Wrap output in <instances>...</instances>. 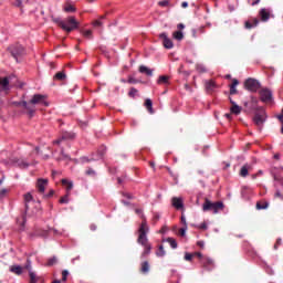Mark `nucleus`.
Masks as SVG:
<instances>
[{
	"instance_id": "680f3d73",
	"label": "nucleus",
	"mask_w": 283,
	"mask_h": 283,
	"mask_svg": "<svg viewBox=\"0 0 283 283\" xmlns=\"http://www.w3.org/2000/svg\"><path fill=\"white\" fill-rule=\"evenodd\" d=\"M280 244H282V239L276 240V243L274 244V249H277V247H280Z\"/></svg>"
},
{
	"instance_id": "8fccbe9b",
	"label": "nucleus",
	"mask_w": 283,
	"mask_h": 283,
	"mask_svg": "<svg viewBox=\"0 0 283 283\" xmlns=\"http://www.w3.org/2000/svg\"><path fill=\"white\" fill-rule=\"evenodd\" d=\"M158 6L161 8H167V6H169V0H161L158 2Z\"/></svg>"
},
{
	"instance_id": "ea45409f",
	"label": "nucleus",
	"mask_w": 283,
	"mask_h": 283,
	"mask_svg": "<svg viewBox=\"0 0 283 283\" xmlns=\"http://www.w3.org/2000/svg\"><path fill=\"white\" fill-rule=\"evenodd\" d=\"M11 3L15 8H22V6H23V1H21V0H11Z\"/></svg>"
},
{
	"instance_id": "393cba45",
	"label": "nucleus",
	"mask_w": 283,
	"mask_h": 283,
	"mask_svg": "<svg viewBox=\"0 0 283 283\" xmlns=\"http://www.w3.org/2000/svg\"><path fill=\"white\" fill-rule=\"evenodd\" d=\"M238 85H240V81L238 80H232V84L230 85V94H238V90L235 87H238Z\"/></svg>"
},
{
	"instance_id": "052dcab7",
	"label": "nucleus",
	"mask_w": 283,
	"mask_h": 283,
	"mask_svg": "<svg viewBox=\"0 0 283 283\" xmlns=\"http://www.w3.org/2000/svg\"><path fill=\"white\" fill-rule=\"evenodd\" d=\"M90 229H91V231H96V229H98V227L96 226V223H92L90 226Z\"/></svg>"
},
{
	"instance_id": "4d7b16f0",
	"label": "nucleus",
	"mask_w": 283,
	"mask_h": 283,
	"mask_svg": "<svg viewBox=\"0 0 283 283\" xmlns=\"http://www.w3.org/2000/svg\"><path fill=\"white\" fill-rule=\"evenodd\" d=\"M6 193H8V189L3 188L0 190V198H3V196H6Z\"/></svg>"
},
{
	"instance_id": "a878e982",
	"label": "nucleus",
	"mask_w": 283,
	"mask_h": 283,
	"mask_svg": "<svg viewBox=\"0 0 283 283\" xmlns=\"http://www.w3.org/2000/svg\"><path fill=\"white\" fill-rule=\"evenodd\" d=\"M60 154H61V157H57L56 160H72L70 155L65 154V148L61 147Z\"/></svg>"
},
{
	"instance_id": "37998d69",
	"label": "nucleus",
	"mask_w": 283,
	"mask_h": 283,
	"mask_svg": "<svg viewBox=\"0 0 283 283\" xmlns=\"http://www.w3.org/2000/svg\"><path fill=\"white\" fill-rule=\"evenodd\" d=\"M193 255H195V254H191V253H189V252H186L184 259H185L187 262H191V261L193 260V258H195Z\"/></svg>"
},
{
	"instance_id": "c756f323",
	"label": "nucleus",
	"mask_w": 283,
	"mask_h": 283,
	"mask_svg": "<svg viewBox=\"0 0 283 283\" xmlns=\"http://www.w3.org/2000/svg\"><path fill=\"white\" fill-rule=\"evenodd\" d=\"M140 273H144V275H147L149 273V262L144 261L140 266Z\"/></svg>"
},
{
	"instance_id": "69168bd1",
	"label": "nucleus",
	"mask_w": 283,
	"mask_h": 283,
	"mask_svg": "<svg viewBox=\"0 0 283 283\" xmlns=\"http://www.w3.org/2000/svg\"><path fill=\"white\" fill-rule=\"evenodd\" d=\"M19 166L27 168V167H29L30 165H28V163L22 161V163L19 164Z\"/></svg>"
},
{
	"instance_id": "1a4fd4ad",
	"label": "nucleus",
	"mask_w": 283,
	"mask_h": 283,
	"mask_svg": "<svg viewBox=\"0 0 283 283\" xmlns=\"http://www.w3.org/2000/svg\"><path fill=\"white\" fill-rule=\"evenodd\" d=\"M253 120L258 127H262L266 122V112H264V109L261 108V113H256L253 117Z\"/></svg>"
},
{
	"instance_id": "2eb2a0df",
	"label": "nucleus",
	"mask_w": 283,
	"mask_h": 283,
	"mask_svg": "<svg viewBox=\"0 0 283 283\" xmlns=\"http://www.w3.org/2000/svg\"><path fill=\"white\" fill-rule=\"evenodd\" d=\"M171 205L175 209H185V201L182 200V197H174L171 199Z\"/></svg>"
},
{
	"instance_id": "473e14b6",
	"label": "nucleus",
	"mask_w": 283,
	"mask_h": 283,
	"mask_svg": "<svg viewBox=\"0 0 283 283\" xmlns=\"http://www.w3.org/2000/svg\"><path fill=\"white\" fill-rule=\"evenodd\" d=\"M196 70H197V72H199V74L207 73V66H205V64H197Z\"/></svg>"
},
{
	"instance_id": "5fc2aeb1",
	"label": "nucleus",
	"mask_w": 283,
	"mask_h": 283,
	"mask_svg": "<svg viewBox=\"0 0 283 283\" xmlns=\"http://www.w3.org/2000/svg\"><path fill=\"white\" fill-rule=\"evenodd\" d=\"M179 233L182 238H185V235L187 234V227H184L179 230Z\"/></svg>"
},
{
	"instance_id": "e2e57ef3",
	"label": "nucleus",
	"mask_w": 283,
	"mask_h": 283,
	"mask_svg": "<svg viewBox=\"0 0 283 283\" xmlns=\"http://www.w3.org/2000/svg\"><path fill=\"white\" fill-rule=\"evenodd\" d=\"M197 245L200 247V249H205V241H198Z\"/></svg>"
},
{
	"instance_id": "f8f14e48",
	"label": "nucleus",
	"mask_w": 283,
	"mask_h": 283,
	"mask_svg": "<svg viewBox=\"0 0 283 283\" xmlns=\"http://www.w3.org/2000/svg\"><path fill=\"white\" fill-rule=\"evenodd\" d=\"M32 205H34V197H32V193L28 192L24 195L25 212L32 209Z\"/></svg>"
},
{
	"instance_id": "c85d7f7f",
	"label": "nucleus",
	"mask_w": 283,
	"mask_h": 283,
	"mask_svg": "<svg viewBox=\"0 0 283 283\" xmlns=\"http://www.w3.org/2000/svg\"><path fill=\"white\" fill-rule=\"evenodd\" d=\"M145 107L149 112V114H154V102H151V99L147 98L145 101Z\"/></svg>"
},
{
	"instance_id": "ddd939ff",
	"label": "nucleus",
	"mask_w": 283,
	"mask_h": 283,
	"mask_svg": "<svg viewBox=\"0 0 283 283\" xmlns=\"http://www.w3.org/2000/svg\"><path fill=\"white\" fill-rule=\"evenodd\" d=\"M159 39H163V44L166 50H171V48H174V42L167 36V33L159 34Z\"/></svg>"
},
{
	"instance_id": "e433bc0d",
	"label": "nucleus",
	"mask_w": 283,
	"mask_h": 283,
	"mask_svg": "<svg viewBox=\"0 0 283 283\" xmlns=\"http://www.w3.org/2000/svg\"><path fill=\"white\" fill-rule=\"evenodd\" d=\"M70 196L71 195H67L66 192V196L61 197L60 205H67V202H70Z\"/></svg>"
},
{
	"instance_id": "c03bdc74",
	"label": "nucleus",
	"mask_w": 283,
	"mask_h": 283,
	"mask_svg": "<svg viewBox=\"0 0 283 283\" xmlns=\"http://www.w3.org/2000/svg\"><path fill=\"white\" fill-rule=\"evenodd\" d=\"M29 275H30V283H36V274L30 271Z\"/></svg>"
},
{
	"instance_id": "423d86ee",
	"label": "nucleus",
	"mask_w": 283,
	"mask_h": 283,
	"mask_svg": "<svg viewBox=\"0 0 283 283\" xmlns=\"http://www.w3.org/2000/svg\"><path fill=\"white\" fill-rule=\"evenodd\" d=\"M259 95L262 103H271L273 101V92H271L269 88H262L259 92Z\"/></svg>"
},
{
	"instance_id": "20e7f679",
	"label": "nucleus",
	"mask_w": 283,
	"mask_h": 283,
	"mask_svg": "<svg viewBox=\"0 0 283 283\" xmlns=\"http://www.w3.org/2000/svg\"><path fill=\"white\" fill-rule=\"evenodd\" d=\"M202 211H212V213L217 214L220 211H224V202L222 201H211L208 198L205 199L202 205Z\"/></svg>"
},
{
	"instance_id": "c9c22d12",
	"label": "nucleus",
	"mask_w": 283,
	"mask_h": 283,
	"mask_svg": "<svg viewBox=\"0 0 283 283\" xmlns=\"http://www.w3.org/2000/svg\"><path fill=\"white\" fill-rule=\"evenodd\" d=\"M82 34L85 39H94V34L92 33V30H85L82 32Z\"/></svg>"
},
{
	"instance_id": "6e6552de",
	"label": "nucleus",
	"mask_w": 283,
	"mask_h": 283,
	"mask_svg": "<svg viewBox=\"0 0 283 283\" xmlns=\"http://www.w3.org/2000/svg\"><path fill=\"white\" fill-rule=\"evenodd\" d=\"M244 87L248 92H258V90H260V82L254 78H248L244 82Z\"/></svg>"
},
{
	"instance_id": "4be33fe9",
	"label": "nucleus",
	"mask_w": 283,
	"mask_h": 283,
	"mask_svg": "<svg viewBox=\"0 0 283 283\" xmlns=\"http://www.w3.org/2000/svg\"><path fill=\"white\" fill-rule=\"evenodd\" d=\"M62 185L66 187V193L71 195L72 189H74V184H72V181H69L67 179H62Z\"/></svg>"
},
{
	"instance_id": "7c9ffc66",
	"label": "nucleus",
	"mask_w": 283,
	"mask_h": 283,
	"mask_svg": "<svg viewBox=\"0 0 283 283\" xmlns=\"http://www.w3.org/2000/svg\"><path fill=\"white\" fill-rule=\"evenodd\" d=\"M164 242H168L171 249H178V242L174 238H167L166 240H164Z\"/></svg>"
},
{
	"instance_id": "58836bf2",
	"label": "nucleus",
	"mask_w": 283,
	"mask_h": 283,
	"mask_svg": "<svg viewBox=\"0 0 283 283\" xmlns=\"http://www.w3.org/2000/svg\"><path fill=\"white\" fill-rule=\"evenodd\" d=\"M136 94H138V90H136L135 87H132L130 91L128 92V96L130 98H136Z\"/></svg>"
},
{
	"instance_id": "de8ad7c7",
	"label": "nucleus",
	"mask_w": 283,
	"mask_h": 283,
	"mask_svg": "<svg viewBox=\"0 0 283 283\" xmlns=\"http://www.w3.org/2000/svg\"><path fill=\"white\" fill-rule=\"evenodd\" d=\"M273 178H274V180H275L276 182H280V185L283 187V177H282V176H280V175H274Z\"/></svg>"
},
{
	"instance_id": "7ed1b4c3",
	"label": "nucleus",
	"mask_w": 283,
	"mask_h": 283,
	"mask_svg": "<svg viewBox=\"0 0 283 283\" xmlns=\"http://www.w3.org/2000/svg\"><path fill=\"white\" fill-rule=\"evenodd\" d=\"M53 23H56L59 28L64 30V32H74V30H78L80 23L76 21V18L69 17L65 20H62L61 18H54L52 17Z\"/></svg>"
},
{
	"instance_id": "2f4dec72",
	"label": "nucleus",
	"mask_w": 283,
	"mask_h": 283,
	"mask_svg": "<svg viewBox=\"0 0 283 283\" xmlns=\"http://www.w3.org/2000/svg\"><path fill=\"white\" fill-rule=\"evenodd\" d=\"M174 39H176V41H182V39H185V34H182V31H175L172 33Z\"/></svg>"
},
{
	"instance_id": "f3484780",
	"label": "nucleus",
	"mask_w": 283,
	"mask_h": 283,
	"mask_svg": "<svg viewBox=\"0 0 283 283\" xmlns=\"http://www.w3.org/2000/svg\"><path fill=\"white\" fill-rule=\"evenodd\" d=\"M230 103L232 107L230 108L231 114H235L238 116L242 112V107H240L230 97Z\"/></svg>"
},
{
	"instance_id": "412c9836",
	"label": "nucleus",
	"mask_w": 283,
	"mask_h": 283,
	"mask_svg": "<svg viewBox=\"0 0 283 283\" xmlns=\"http://www.w3.org/2000/svg\"><path fill=\"white\" fill-rule=\"evenodd\" d=\"M259 23H260V20H258V18H255V19L252 20V22L247 21L244 25H245L247 30H251L253 28H258Z\"/></svg>"
},
{
	"instance_id": "338daca9",
	"label": "nucleus",
	"mask_w": 283,
	"mask_h": 283,
	"mask_svg": "<svg viewBox=\"0 0 283 283\" xmlns=\"http://www.w3.org/2000/svg\"><path fill=\"white\" fill-rule=\"evenodd\" d=\"M251 6H258V3H260V0H252V2H250Z\"/></svg>"
},
{
	"instance_id": "603ef678",
	"label": "nucleus",
	"mask_w": 283,
	"mask_h": 283,
	"mask_svg": "<svg viewBox=\"0 0 283 283\" xmlns=\"http://www.w3.org/2000/svg\"><path fill=\"white\" fill-rule=\"evenodd\" d=\"M193 256H196V258H198L199 260H200V262L202 261V260H205V255H202V253H200V252H195L193 253Z\"/></svg>"
},
{
	"instance_id": "6ab92c4d",
	"label": "nucleus",
	"mask_w": 283,
	"mask_h": 283,
	"mask_svg": "<svg viewBox=\"0 0 283 283\" xmlns=\"http://www.w3.org/2000/svg\"><path fill=\"white\" fill-rule=\"evenodd\" d=\"M9 271L14 273V275H23V266L21 265H11Z\"/></svg>"
},
{
	"instance_id": "774afa93",
	"label": "nucleus",
	"mask_w": 283,
	"mask_h": 283,
	"mask_svg": "<svg viewBox=\"0 0 283 283\" xmlns=\"http://www.w3.org/2000/svg\"><path fill=\"white\" fill-rule=\"evenodd\" d=\"M181 8H189V3L188 2H182Z\"/></svg>"
},
{
	"instance_id": "09e8293b",
	"label": "nucleus",
	"mask_w": 283,
	"mask_h": 283,
	"mask_svg": "<svg viewBox=\"0 0 283 283\" xmlns=\"http://www.w3.org/2000/svg\"><path fill=\"white\" fill-rule=\"evenodd\" d=\"M85 175H86V176H96V170L93 169V168H88V169L85 171Z\"/></svg>"
},
{
	"instance_id": "13d9d810",
	"label": "nucleus",
	"mask_w": 283,
	"mask_h": 283,
	"mask_svg": "<svg viewBox=\"0 0 283 283\" xmlns=\"http://www.w3.org/2000/svg\"><path fill=\"white\" fill-rule=\"evenodd\" d=\"M54 196V190H50L49 193L44 195V198H52Z\"/></svg>"
},
{
	"instance_id": "f03ea898",
	"label": "nucleus",
	"mask_w": 283,
	"mask_h": 283,
	"mask_svg": "<svg viewBox=\"0 0 283 283\" xmlns=\"http://www.w3.org/2000/svg\"><path fill=\"white\" fill-rule=\"evenodd\" d=\"M147 233H149V224H147V220L144 219L142 221L139 229H138V238H137V244H140L143 247L144 251L142 253V258H147L151 253V243L149 242V239L147 238Z\"/></svg>"
},
{
	"instance_id": "864d4df0",
	"label": "nucleus",
	"mask_w": 283,
	"mask_h": 283,
	"mask_svg": "<svg viewBox=\"0 0 283 283\" xmlns=\"http://www.w3.org/2000/svg\"><path fill=\"white\" fill-rule=\"evenodd\" d=\"M122 196H123L124 198H127L128 200L134 199V196H133L132 193H129V192H122Z\"/></svg>"
},
{
	"instance_id": "4c0bfd02",
	"label": "nucleus",
	"mask_w": 283,
	"mask_h": 283,
	"mask_svg": "<svg viewBox=\"0 0 283 283\" xmlns=\"http://www.w3.org/2000/svg\"><path fill=\"white\" fill-rule=\"evenodd\" d=\"M135 213H136L137 216H140L143 222H145V220H147V218H146L145 214L143 213V209H140V208L135 209Z\"/></svg>"
},
{
	"instance_id": "9b49d317",
	"label": "nucleus",
	"mask_w": 283,
	"mask_h": 283,
	"mask_svg": "<svg viewBox=\"0 0 283 283\" xmlns=\"http://www.w3.org/2000/svg\"><path fill=\"white\" fill-rule=\"evenodd\" d=\"M205 88L207 94H212V92H216V90L218 88V84H216V81L213 80H206Z\"/></svg>"
},
{
	"instance_id": "5701e85b",
	"label": "nucleus",
	"mask_w": 283,
	"mask_h": 283,
	"mask_svg": "<svg viewBox=\"0 0 283 283\" xmlns=\"http://www.w3.org/2000/svg\"><path fill=\"white\" fill-rule=\"evenodd\" d=\"M157 85H169V75H160L157 80Z\"/></svg>"
},
{
	"instance_id": "0e129e2a",
	"label": "nucleus",
	"mask_w": 283,
	"mask_h": 283,
	"mask_svg": "<svg viewBox=\"0 0 283 283\" xmlns=\"http://www.w3.org/2000/svg\"><path fill=\"white\" fill-rule=\"evenodd\" d=\"M181 222L184 227H187V219L185 218V216L181 217Z\"/></svg>"
},
{
	"instance_id": "0eeeda50",
	"label": "nucleus",
	"mask_w": 283,
	"mask_h": 283,
	"mask_svg": "<svg viewBox=\"0 0 283 283\" xmlns=\"http://www.w3.org/2000/svg\"><path fill=\"white\" fill-rule=\"evenodd\" d=\"M74 138H76L74 133L64 132L57 139L53 140L52 144L60 146L63 140H74Z\"/></svg>"
},
{
	"instance_id": "9d476101",
	"label": "nucleus",
	"mask_w": 283,
	"mask_h": 283,
	"mask_svg": "<svg viewBox=\"0 0 283 283\" xmlns=\"http://www.w3.org/2000/svg\"><path fill=\"white\" fill-rule=\"evenodd\" d=\"M201 266L206 269V271H212V269L216 266V263L213 262V259L206 256L200 262Z\"/></svg>"
},
{
	"instance_id": "f704fd0d",
	"label": "nucleus",
	"mask_w": 283,
	"mask_h": 283,
	"mask_svg": "<svg viewBox=\"0 0 283 283\" xmlns=\"http://www.w3.org/2000/svg\"><path fill=\"white\" fill-rule=\"evenodd\" d=\"M156 255H157V258H165V255H166L165 247L159 245L158 251L156 252Z\"/></svg>"
},
{
	"instance_id": "cd10ccee",
	"label": "nucleus",
	"mask_w": 283,
	"mask_h": 283,
	"mask_svg": "<svg viewBox=\"0 0 283 283\" xmlns=\"http://www.w3.org/2000/svg\"><path fill=\"white\" fill-rule=\"evenodd\" d=\"M256 209L258 211H262L264 209H269V202L268 201H258L256 202Z\"/></svg>"
},
{
	"instance_id": "bf43d9fd",
	"label": "nucleus",
	"mask_w": 283,
	"mask_h": 283,
	"mask_svg": "<svg viewBox=\"0 0 283 283\" xmlns=\"http://www.w3.org/2000/svg\"><path fill=\"white\" fill-rule=\"evenodd\" d=\"M274 198H281V200H282V198H283L282 192H280V190H276Z\"/></svg>"
},
{
	"instance_id": "49530a36",
	"label": "nucleus",
	"mask_w": 283,
	"mask_h": 283,
	"mask_svg": "<svg viewBox=\"0 0 283 283\" xmlns=\"http://www.w3.org/2000/svg\"><path fill=\"white\" fill-rule=\"evenodd\" d=\"M67 275H70V272L67 270L62 271V282H67Z\"/></svg>"
},
{
	"instance_id": "b1692460",
	"label": "nucleus",
	"mask_w": 283,
	"mask_h": 283,
	"mask_svg": "<svg viewBox=\"0 0 283 283\" xmlns=\"http://www.w3.org/2000/svg\"><path fill=\"white\" fill-rule=\"evenodd\" d=\"M9 85H10V81L8 80V77H0L1 90L6 92L7 90H9Z\"/></svg>"
},
{
	"instance_id": "aec40b11",
	"label": "nucleus",
	"mask_w": 283,
	"mask_h": 283,
	"mask_svg": "<svg viewBox=\"0 0 283 283\" xmlns=\"http://www.w3.org/2000/svg\"><path fill=\"white\" fill-rule=\"evenodd\" d=\"M138 71L140 74H146V76H154V70H151L145 65H140Z\"/></svg>"
},
{
	"instance_id": "72a5a7b5",
	"label": "nucleus",
	"mask_w": 283,
	"mask_h": 283,
	"mask_svg": "<svg viewBox=\"0 0 283 283\" xmlns=\"http://www.w3.org/2000/svg\"><path fill=\"white\" fill-rule=\"evenodd\" d=\"M103 19H105V17H101L99 19L93 21V27L94 28H103Z\"/></svg>"
},
{
	"instance_id": "39448f33",
	"label": "nucleus",
	"mask_w": 283,
	"mask_h": 283,
	"mask_svg": "<svg viewBox=\"0 0 283 283\" xmlns=\"http://www.w3.org/2000/svg\"><path fill=\"white\" fill-rule=\"evenodd\" d=\"M8 51L13 59H15V61H19L20 56H25V48H23L21 44H13L8 48Z\"/></svg>"
},
{
	"instance_id": "a211bd4d",
	"label": "nucleus",
	"mask_w": 283,
	"mask_h": 283,
	"mask_svg": "<svg viewBox=\"0 0 283 283\" xmlns=\"http://www.w3.org/2000/svg\"><path fill=\"white\" fill-rule=\"evenodd\" d=\"M249 171H251V165L245 164L241 167L240 171H239V176L241 178H247V176H249Z\"/></svg>"
},
{
	"instance_id": "bb28decb",
	"label": "nucleus",
	"mask_w": 283,
	"mask_h": 283,
	"mask_svg": "<svg viewBox=\"0 0 283 283\" xmlns=\"http://www.w3.org/2000/svg\"><path fill=\"white\" fill-rule=\"evenodd\" d=\"M54 81H65L67 78V75L65 74V71L57 72L54 75Z\"/></svg>"
},
{
	"instance_id": "a18cd8bd",
	"label": "nucleus",
	"mask_w": 283,
	"mask_h": 283,
	"mask_svg": "<svg viewBox=\"0 0 283 283\" xmlns=\"http://www.w3.org/2000/svg\"><path fill=\"white\" fill-rule=\"evenodd\" d=\"M17 223L20 227H25V216H22L20 219H17Z\"/></svg>"
},
{
	"instance_id": "4468645a",
	"label": "nucleus",
	"mask_w": 283,
	"mask_h": 283,
	"mask_svg": "<svg viewBox=\"0 0 283 283\" xmlns=\"http://www.w3.org/2000/svg\"><path fill=\"white\" fill-rule=\"evenodd\" d=\"M49 182L50 181L48 179H43V178L38 179L36 188H38L40 193H45V187H48Z\"/></svg>"
},
{
	"instance_id": "79ce46f5",
	"label": "nucleus",
	"mask_w": 283,
	"mask_h": 283,
	"mask_svg": "<svg viewBox=\"0 0 283 283\" xmlns=\"http://www.w3.org/2000/svg\"><path fill=\"white\" fill-rule=\"evenodd\" d=\"M56 262H57L56 256H53V258L48 260L46 265L48 266H54V264H56Z\"/></svg>"
},
{
	"instance_id": "dca6fc26",
	"label": "nucleus",
	"mask_w": 283,
	"mask_h": 283,
	"mask_svg": "<svg viewBox=\"0 0 283 283\" xmlns=\"http://www.w3.org/2000/svg\"><path fill=\"white\" fill-rule=\"evenodd\" d=\"M261 21H263V23H266V21H269L271 19V10L263 8L260 10L259 12Z\"/></svg>"
},
{
	"instance_id": "a19ab883",
	"label": "nucleus",
	"mask_w": 283,
	"mask_h": 283,
	"mask_svg": "<svg viewBox=\"0 0 283 283\" xmlns=\"http://www.w3.org/2000/svg\"><path fill=\"white\" fill-rule=\"evenodd\" d=\"M64 12H76V8H74L72 4H69L64 7Z\"/></svg>"
},
{
	"instance_id": "f257e3e1",
	"label": "nucleus",
	"mask_w": 283,
	"mask_h": 283,
	"mask_svg": "<svg viewBox=\"0 0 283 283\" xmlns=\"http://www.w3.org/2000/svg\"><path fill=\"white\" fill-rule=\"evenodd\" d=\"M13 105H15V107H21L22 113L28 115V118H34V115L36 114V105H40V107H49L50 102L48 101V96L43 94H34L29 102H13Z\"/></svg>"
},
{
	"instance_id": "3c124183",
	"label": "nucleus",
	"mask_w": 283,
	"mask_h": 283,
	"mask_svg": "<svg viewBox=\"0 0 283 283\" xmlns=\"http://www.w3.org/2000/svg\"><path fill=\"white\" fill-rule=\"evenodd\" d=\"M127 83H129L130 85H136V83H138V80H136L135 77L129 76L127 80Z\"/></svg>"
},
{
	"instance_id": "6e6d98bb",
	"label": "nucleus",
	"mask_w": 283,
	"mask_h": 283,
	"mask_svg": "<svg viewBox=\"0 0 283 283\" xmlns=\"http://www.w3.org/2000/svg\"><path fill=\"white\" fill-rule=\"evenodd\" d=\"M208 228H209V227L207 226L206 222H203V223H201V224L199 226V229H202L203 231H207Z\"/></svg>"
}]
</instances>
